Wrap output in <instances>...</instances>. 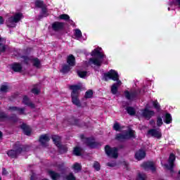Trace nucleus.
<instances>
[{"label":"nucleus","mask_w":180,"mask_h":180,"mask_svg":"<svg viewBox=\"0 0 180 180\" xmlns=\"http://www.w3.org/2000/svg\"><path fill=\"white\" fill-rule=\"evenodd\" d=\"M93 95L94 91L92 90H88L85 94V98L89 99V98H92Z\"/></svg>","instance_id":"obj_33"},{"label":"nucleus","mask_w":180,"mask_h":180,"mask_svg":"<svg viewBox=\"0 0 180 180\" xmlns=\"http://www.w3.org/2000/svg\"><path fill=\"white\" fill-rule=\"evenodd\" d=\"M75 36L77 39H79V38L82 37V32H81V30H75Z\"/></svg>","instance_id":"obj_39"},{"label":"nucleus","mask_w":180,"mask_h":180,"mask_svg":"<svg viewBox=\"0 0 180 180\" xmlns=\"http://www.w3.org/2000/svg\"><path fill=\"white\" fill-rule=\"evenodd\" d=\"M153 106L155 109H157L158 110H160V104L158 103V102L154 101Z\"/></svg>","instance_id":"obj_46"},{"label":"nucleus","mask_w":180,"mask_h":180,"mask_svg":"<svg viewBox=\"0 0 180 180\" xmlns=\"http://www.w3.org/2000/svg\"><path fill=\"white\" fill-rule=\"evenodd\" d=\"M17 112H18V115H25V108H20L18 107Z\"/></svg>","instance_id":"obj_44"},{"label":"nucleus","mask_w":180,"mask_h":180,"mask_svg":"<svg viewBox=\"0 0 180 180\" xmlns=\"http://www.w3.org/2000/svg\"><path fill=\"white\" fill-rule=\"evenodd\" d=\"M157 125L158 126H162V119L161 118V117H158Z\"/></svg>","instance_id":"obj_45"},{"label":"nucleus","mask_w":180,"mask_h":180,"mask_svg":"<svg viewBox=\"0 0 180 180\" xmlns=\"http://www.w3.org/2000/svg\"><path fill=\"white\" fill-rule=\"evenodd\" d=\"M61 166H62V167H64V163H62V164H61Z\"/></svg>","instance_id":"obj_58"},{"label":"nucleus","mask_w":180,"mask_h":180,"mask_svg":"<svg viewBox=\"0 0 180 180\" xmlns=\"http://www.w3.org/2000/svg\"><path fill=\"white\" fill-rule=\"evenodd\" d=\"M107 165H108V167H116V163H115V162H108V163H107Z\"/></svg>","instance_id":"obj_49"},{"label":"nucleus","mask_w":180,"mask_h":180,"mask_svg":"<svg viewBox=\"0 0 180 180\" xmlns=\"http://www.w3.org/2000/svg\"><path fill=\"white\" fill-rule=\"evenodd\" d=\"M81 151H82V149H81V148L76 147V148H75V149L73 150V154L75 155L79 156V155H81Z\"/></svg>","instance_id":"obj_32"},{"label":"nucleus","mask_w":180,"mask_h":180,"mask_svg":"<svg viewBox=\"0 0 180 180\" xmlns=\"http://www.w3.org/2000/svg\"><path fill=\"white\" fill-rule=\"evenodd\" d=\"M148 134L152 136V137H155L156 139H160L161 137V132L157 129H150L148 131Z\"/></svg>","instance_id":"obj_17"},{"label":"nucleus","mask_w":180,"mask_h":180,"mask_svg":"<svg viewBox=\"0 0 180 180\" xmlns=\"http://www.w3.org/2000/svg\"><path fill=\"white\" fill-rule=\"evenodd\" d=\"M34 179H36V174L34 173H32L30 177V180H34Z\"/></svg>","instance_id":"obj_53"},{"label":"nucleus","mask_w":180,"mask_h":180,"mask_svg":"<svg viewBox=\"0 0 180 180\" xmlns=\"http://www.w3.org/2000/svg\"><path fill=\"white\" fill-rule=\"evenodd\" d=\"M134 136V131H129L124 134H117L116 135V140L118 141H124V140H128V139H131V137Z\"/></svg>","instance_id":"obj_6"},{"label":"nucleus","mask_w":180,"mask_h":180,"mask_svg":"<svg viewBox=\"0 0 180 180\" xmlns=\"http://www.w3.org/2000/svg\"><path fill=\"white\" fill-rule=\"evenodd\" d=\"M72 169L77 174V172H79V171H81V169H82V166H81V164L76 162L73 165Z\"/></svg>","instance_id":"obj_26"},{"label":"nucleus","mask_w":180,"mask_h":180,"mask_svg":"<svg viewBox=\"0 0 180 180\" xmlns=\"http://www.w3.org/2000/svg\"><path fill=\"white\" fill-rule=\"evenodd\" d=\"M165 123H167V124H169L172 122V117H171V114L167 113L165 116L164 120Z\"/></svg>","instance_id":"obj_28"},{"label":"nucleus","mask_w":180,"mask_h":180,"mask_svg":"<svg viewBox=\"0 0 180 180\" xmlns=\"http://www.w3.org/2000/svg\"><path fill=\"white\" fill-rule=\"evenodd\" d=\"M22 65H20V63H13V65H11V69L15 72H20V71H22Z\"/></svg>","instance_id":"obj_21"},{"label":"nucleus","mask_w":180,"mask_h":180,"mask_svg":"<svg viewBox=\"0 0 180 180\" xmlns=\"http://www.w3.org/2000/svg\"><path fill=\"white\" fill-rule=\"evenodd\" d=\"M81 139H82L84 143L86 144L90 148H96L98 147V143L94 141V139H91L89 138H84V135L80 136Z\"/></svg>","instance_id":"obj_7"},{"label":"nucleus","mask_w":180,"mask_h":180,"mask_svg":"<svg viewBox=\"0 0 180 180\" xmlns=\"http://www.w3.org/2000/svg\"><path fill=\"white\" fill-rule=\"evenodd\" d=\"M70 89H72L71 96H78L79 95V89H81V86L78 85H72L70 86Z\"/></svg>","instance_id":"obj_14"},{"label":"nucleus","mask_w":180,"mask_h":180,"mask_svg":"<svg viewBox=\"0 0 180 180\" xmlns=\"http://www.w3.org/2000/svg\"><path fill=\"white\" fill-rule=\"evenodd\" d=\"M136 180H147V176L144 173H139Z\"/></svg>","instance_id":"obj_31"},{"label":"nucleus","mask_w":180,"mask_h":180,"mask_svg":"<svg viewBox=\"0 0 180 180\" xmlns=\"http://www.w3.org/2000/svg\"><path fill=\"white\" fill-rule=\"evenodd\" d=\"M48 174L49 176H51V179L53 180H57L60 178V174L54 171H49Z\"/></svg>","instance_id":"obj_24"},{"label":"nucleus","mask_w":180,"mask_h":180,"mask_svg":"<svg viewBox=\"0 0 180 180\" xmlns=\"http://www.w3.org/2000/svg\"><path fill=\"white\" fill-rule=\"evenodd\" d=\"M124 96L128 101H134L137 98V91L129 92V91H124Z\"/></svg>","instance_id":"obj_12"},{"label":"nucleus","mask_w":180,"mask_h":180,"mask_svg":"<svg viewBox=\"0 0 180 180\" xmlns=\"http://www.w3.org/2000/svg\"><path fill=\"white\" fill-rule=\"evenodd\" d=\"M72 102L73 105H75L78 108H81V102L78 99V96H72Z\"/></svg>","instance_id":"obj_23"},{"label":"nucleus","mask_w":180,"mask_h":180,"mask_svg":"<svg viewBox=\"0 0 180 180\" xmlns=\"http://www.w3.org/2000/svg\"><path fill=\"white\" fill-rule=\"evenodd\" d=\"M35 6L36 8H39L40 9H41V15H38L37 18V20H40V19H42V18H46L49 16V11H47V6L44 4V1L41 0H36Z\"/></svg>","instance_id":"obj_3"},{"label":"nucleus","mask_w":180,"mask_h":180,"mask_svg":"<svg viewBox=\"0 0 180 180\" xmlns=\"http://www.w3.org/2000/svg\"><path fill=\"white\" fill-rule=\"evenodd\" d=\"M8 91H9V86L6 85H2L0 88V92L6 93Z\"/></svg>","instance_id":"obj_37"},{"label":"nucleus","mask_w":180,"mask_h":180,"mask_svg":"<svg viewBox=\"0 0 180 180\" xmlns=\"http://www.w3.org/2000/svg\"><path fill=\"white\" fill-rule=\"evenodd\" d=\"M49 141H50V137L47 134L41 135L39 137V143L44 147H47L49 146Z\"/></svg>","instance_id":"obj_11"},{"label":"nucleus","mask_w":180,"mask_h":180,"mask_svg":"<svg viewBox=\"0 0 180 180\" xmlns=\"http://www.w3.org/2000/svg\"><path fill=\"white\" fill-rule=\"evenodd\" d=\"M67 63L70 67H74L75 65V57H74V55L68 56Z\"/></svg>","instance_id":"obj_19"},{"label":"nucleus","mask_w":180,"mask_h":180,"mask_svg":"<svg viewBox=\"0 0 180 180\" xmlns=\"http://www.w3.org/2000/svg\"><path fill=\"white\" fill-rule=\"evenodd\" d=\"M124 147V145H120L118 148H110V146L106 145L105 147V152L108 157H111L112 158H117V157H119V153H117V151H119V150H122V148Z\"/></svg>","instance_id":"obj_4"},{"label":"nucleus","mask_w":180,"mask_h":180,"mask_svg":"<svg viewBox=\"0 0 180 180\" xmlns=\"http://www.w3.org/2000/svg\"><path fill=\"white\" fill-rule=\"evenodd\" d=\"M101 50H102V49L101 48L94 49L91 52V56H97V57H100V58H105V57L106 56L103 55L102 52H101Z\"/></svg>","instance_id":"obj_16"},{"label":"nucleus","mask_w":180,"mask_h":180,"mask_svg":"<svg viewBox=\"0 0 180 180\" xmlns=\"http://www.w3.org/2000/svg\"><path fill=\"white\" fill-rule=\"evenodd\" d=\"M2 179L0 177V180H1Z\"/></svg>","instance_id":"obj_61"},{"label":"nucleus","mask_w":180,"mask_h":180,"mask_svg":"<svg viewBox=\"0 0 180 180\" xmlns=\"http://www.w3.org/2000/svg\"><path fill=\"white\" fill-rule=\"evenodd\" d=\"M6 50V46L5 45H2V44H0V51H5Z\"/></svg>","instance_id":"obj_48"},{"label":"nucleus","mask_w":180,"mask_h":180,"mask_svg":"<svg viewBox=\"0 0 180 180\" xmlns=\"http://www.w3.org/2000/svg\"><path fill=\"white\" fill-rule=\"evenodd\" d=\"M22 103H24V105H27V106H29L32 109H34L35 108L34 104L30 102V100H29V98H27V96H24Z\"/></svg>","instance_id":"obj_18"},{"label":"nucleus","mask_w":180,"mask_h":180,"mask_svg":"<svg viewBox=\"0 0 180 180\" xmlns=\"http://www.w3.org/2000/svg\"><path fill=\"white\" fill-rule=\"evenodd\" d=\"M18 107L13 106V107H8V110H11V112H18Z\"/></svg>","instance_id":"obj_47"},{"label":"nucleus","mask_w":180,"mask_h":180,"mask_svg":"<svg viewBox=\"0 0 180 180\" xmlns=\"http://www.w3.org/2000/svg\"><path fill=\"white\" fill-rule=\"evenodd\" d=\"M32 61L34 67H36V68H40V60H39V58H34Z\"/></svg>","instance_id":"obj_30"},{"label":"nucleus","mask_w":180,"mask_h":180,"mask_svg":"<svg viewBox=\"0 0 180 180\" xmlns=\"http://www.w3.org/2000/svg\"><path fill=\"white\" fill-rule=\"evenodd\" d=\"M113 129L116 131H119V130H120L122 128H120V124H119V123L116 122L115 124H114Z\"/></svg>","instance_id":"obj_42"},{"label":"nucleus","mask_w":180,"mask_h":180,"mask_svg":"<svg viewBox=\"0 0 180 180\" xmlns=\"http://www.w3.org/2000/svg\"><path fill=\"white\" fill-rule=\"evenodd\" d=\"M141 167L143 168L146 171H148V169H151L153 172L155 171V165H154V162H145Z\"/></svg>","instance_id":"obj_9"},{"label":"nucleus","mask_w":180,"mask_h":180,"mask_svg":"<svg viewBox=\"0 0 180 180\" xmlns=\"http://www.w3.org/2000/svg\"><path fill=\"white\" fill-rule=\"evenodd\" d=\"M66 180H76L75 176H74L73 173H70L65 176Z\"/></svg>","instance_id":"obj_35"},{"label":"nucleus","mask_w":180,"mask_h":180,"mask_svg":"<svg viewBox=\"0 0 180 180\" xmlns=\"http://www.w3.org/2000/svg\"><path fill=\"white\" fill-rule=\"evenodd\" d=\"M86 74H88L86 71H77V75H79L80 78H85Z\"/></svg>","instance_id":"obj_36"},{"label":"nucleus","mask_w":180,"mask_h":180,"mask_svg":"<svg viewBox=\"0 0 180 180\" xmlns=\"http://www.w3.org/2000/svg\"><path fill=\"white\" fill-rule=\"evenodd\" d=\"M32 94H34V95H39L40 94V89L37 88V85H35L34 88L32 89Z\"/></svg>","instance_id":"obj_34"},{"label":"nucleus","mask_w":180,"mask_h":180,"mask_svg":"<svg viewBox=\"0 0 180 180\" xmlns=\"http://www.w3.org/2000/svg\"><path fill=\"white\" fill-rule=\"evenodd\" d=\"M105 81L108 79H112V81H117L116 84H113L111 86V92L113 95L117 94V89L122 85V82L119 80V74L115 70H110L108 72L104 75Z\"/></svg>","instance_id":"obj_1"},{"label":"nucleus","mask_w":180,"mask_h":180,"mask_svg":"<svg viewBox=\"0 0 180 180\" xmlns=\"http://www.w3.org/2000/svg\"><path fill=\"white\" fill-rule=\"evenodd\" d=\"M1 41H4V38H1V37H0V42Z\"/></svg>","instance_id":"obj_57"},{"label":"nucleus","mask_w":180,"mask_h":180,"mask_svg":"<svg viewBox=\"0 0 180 180\" xmlns=\"http://www.w3.org/2000/svg\"><path fill=\"white\" fill-rule=\"evenodd\" d=\"M22 151H27L26 146H22L19 142H17L13 145V150L7 151V155L11 158H18V156L21 154Z\"/></svg>","instance_id":"obj_2"},{"label":"nucleus","mask_w":180,"mask_h":180,"mask_svg":"<svg viewBox=\"0 0 180 180\" xmlns=\"http://www.w3.org/2000/svg\"><path fill=\"white\" fill-rule=\"evenodd\" d=\"M59 19H61L62 20H69L70 15L67 14H62L59 16Z\"/></svg>","instance_id":"obj_38"},{"label":"nucleus","mask_w":180,"mask_h":180,"mask_svg":"<svg viewBox=\"0 0 180 180\" xmlns=\"http://www.w3.org/2000/svg\"><path fill=\"white\" fill-rule=\"evenodd\" d=\"M7 116L6 114H5V112H0V122H2V120H4V119H6Z\"/></svg>","instance_id":"obj_43"},{"label":"nucleus","mask_w":180,"mask_h":180,"mask_svg":"<svg viewBox=\"0 0 180 180\" xmlns=\"http://www.w3.org/2000/svg\"><path fill=\"white\" fill-rule=\"evenodd\" d=\"M126 110L130 116H134V115H136V110L133 107H127Z\"/></svg>","instance_id":"obj_29"},{"label":"nucleus","mask_w":180,"mask_h":180,"mask_svg":"<svg viewBox=\"0 0 180 180\" xmlns=\"http://www.w3.org/2000/svg\"><path fill=\"white\" fill-rule=\"evenodd\" d=\"M23 18L22 13H17L14 16L10 17L6 23L8 27H16V24Z\"/></svg>","instance_id":"obj_5"},{"label":"nucleus","mask_w":180,"mask_h":180,"mask_svg":"<svg viewBox=\"0 0 180 180\" xmlns=\"http://www.w3.org/2000/svg\"><path fill=\"white\" fill-rule=\"evenodd\" d=\"M0 25H4V18L2 16H0Z\"/></svg>","instance_id":"obj_55"},{"label":"nucleus","mask_w":180,"mask_h":180,"mask_svg":"<svg viewBox=\"0 0 180 180\" xmlns=\"http://www.w3.org/2000/svg\"><path fill=\"white\" fill-rule=\"evenodd\" d=\"M135 158L138 160V161H141L143 158H146V152L143 150H138L135 154Z\"/></svg>","instance_id":"obj_15"},{"label":"nucleus","mask_w":180,"mask_h":180,"mask_svg":"<svg viewBox=\"0 0 180 180\" xmlns=\"http://www.w3.org/2000/svg\"><path fill=\"white\" fill-rule=\"evenodd\" d=\"M179 174L180 175V170L179 171Z\"/></svg>","instance_id":"obj_59"},{"label":"nucleus","mask_w":180,"mask_h":180,"mask_svg":"<svg viewBox=\"0 0 180 180\" xmlns=\"http://www.w3.org/2000/svg\"><path fill=\"white\" fill-rule=\"evenodd\" d=\"M175 2V5L176 6H179V8H180V0H174Z\"/></svg>","instance_id":"obj_52"},{"label":"nucleus","mask_w":180,"mask_h":180,"mask_svg":"<svg viewBox=\"0 0 180 180\" xmlns=\"http://www.w3.org/2000/svg\"><path fill=\"white\" fill-rule=\"evenodd\" d=\"M70 70H71V66L70 65H65L63 67V69H62V72L65 73V72H68V71H70Z\"/></svg>","instance_id":"obj_40"},{"label":"nucleus","mask_w":180,"mask_h":180,"mask_svg":"<svg viewBox=\"0 0 180 180\" xmlns=\"http://www.w3.org/2000/svg\"><path fill=\"white\" fill-rule=\"evenodd\" d=\"M21 129L22 130H23L25 134H26V136H30V127H29V126L26 125V124H22L21 125Z\"/></svg>","instance_id":"obj_22"},{"label":"nucleus","mask_w":180,"mask_h":180,"mask_svg":"<svg viewBox=\"0 0 180 180\" xmlns=\"http://www.w3.org/2000/svg\"><path fill=\"white\" fill-rule=\"evenodd\" d=\"M60 136H57V135H54L52 136V140L54 143V144H56V147H58V146H60V144H61V143L60 142Z\"/></svg>","instance_id":"obj_27"},{"label":"nucleus","mask_w":180,"mask_h":180,"mask_svg":"<svg viewBox=\"0 0 180 180\" xmlns=\"http://www.w3.org/2000/svg\"><path fill=\"white\" fill-rule=\"evenodd\" d=\"M94 168L96 169L97 171L101 170V164L98 162H95L94 164Z\"/></svg>","instance_id":"obj_41"},{"label":"nucleus","mask_w":180,"mask_h":180,"mask_svg":"<svg viewBox=\"0 0 180 180\" xmlns=\"http://www.w3.org/2000/svg\"><path fill=\"white\" fill-rule=\"evenodd\" d=\"M58 148V151L60 154H64L68 151V148L65 145H61L60 144L59 146H57Z\"/></svg>","instance_id":"obj_25"},{"label":"nucleus","mask_w":180,"mask_h":180,"mask_svg":"<svg viewBox=\"0 0 180 180\" xmlns=\"http://www.w3.org/2000/svg\"><path fill=\"white\" fill-rule=\"evenodd\" d=\"M141 116L145 117V119L150 120L153 116H154L155 113L154 111L148 110V108H145L141 110Z\"/></svg>","instance_id":"obj_10"},{"label":"nucleus","mask_w":180,"mask_h":180,"mask_svg":"<svg viewBox=\"0 0 180 180\" xmlns=\"http://www.w3.org/2000/svg\"><path fill=\"white\" fill-rule=\"evenodd\" d=\"M174 162H175V155L172 153L169 157V165L165 164L164 167H165L167 169H169L170 172H174Z\"/></svg>","instance_id":"obj_8"},{"label":"nucleus","mask_w":180,"mask_h":180,"mask_svg":"<svg viewBox=\"0 0 180 180\" xmlns=\"http://www.w3.org/2000/svg\"><path fill=\"white\" fill-rule=\"evenodd\" d=\"M64 22H55L52 24V29L55 32H60L64 29Z\"/></svg>","instance_id":"obj_13"},{"label":"nucleus","mask_w":180,"mask_h":180,"mask_svg":"<svg viewBox=\"0 0 180 180\" xmlns=\"http://www.w3.org/2000/svg\"><path fill=\"white\" fill-rule=\"evenodd\" d=\"M10 120L12 121V122H16L18 120V117H16V115H14L13 117H11L10 118Z\"/></svg>","instance_id":"obj_51"},{"label":"nucleus","mask_w":180,"mask_h":180,"mask_svg":"<svg viewBox=\"0 0 180 180\" xmlns=\"http://www.w3.org/2000/svg\"><path fill=\"white\" fill-rule=\"evenodd\" d=\"M2 139V132L0 131V139Z\"/></svg>","instance_id":"obj_56"},{"label":"nucleus","mask_w":180,"mask_h":180,"mask_svg":"<svg viewBox=\"0 0 180 180\" xmlns=\"http://www.w3.org/2000/svg\"><path fill=\"white\" fill-rule=\"evenodd\" d=\"M2 174H3V175H6L8 174L6 169H5V168L3 169Z\"/></svg>","instance_id":"obj_54"},{"label":"nucleus","mask_w":180,"mask_h":180,"mask_svg":"<svg viewBox=\"0 0 180 180\" xmlns=\"http://www.w3.org/2000/svg\"><path fill=\"white\" fill-rule=\"evenodd\" d=\"M168 11H169V8H168Z\"/></svg>","instance_id":"obj_60"},{"label":"nucleus","mask_w":180,"mask_h":180,"mask_svg":"<svg viewBox=\"0 0 180 180\" xmlns=\"http://www.w3.org/2000/svg\"><path fill=\"white\" fill-rule=\"evenodd\" d=\"M29 61H30V58H29L27 56L24 57V62L25 64H29Z\"/></svg>","instance_id":"obj_50"},{"label":"nucleus","mask_w":180,"mask_h":180,"mask_svg":"<svg viewBox=\"0 0 180 180\" xmlns=\"http://www.w3.org/2000/svg\"><path fill=\"white\" fill-rule=\"evenodd\" d=\"M89 61L90 63H92V64H94V65H97L98 67H101L103 63V60L98 58H90Z\"/></svg>","instance_id":"obj_20"}]
</instances>
